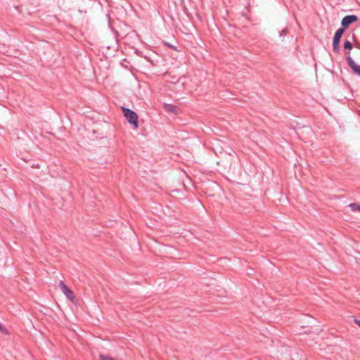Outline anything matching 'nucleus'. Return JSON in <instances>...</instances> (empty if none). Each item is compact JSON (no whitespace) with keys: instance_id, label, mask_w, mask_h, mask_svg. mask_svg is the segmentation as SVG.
I'll list each match as a JSON object with an SVG mask.
<instances>
[{"instance_id":"obj_1","label":"nucleus","mask_w":360,"mask_h":360,"mask_svg":"<svg viewBox=\"0 0 360 360\" xmlns=\"http://www.w3.org/2000/svg\"><path fill=\"white\" fill-rule=\"evenodd\" d=\"M122 111L127 122L132 124L135 129H137L139 127L137 113L134 110L124 107H122Z\"/></svg>"},{"instance_id":"obj_2","label":"nucleus","mask_w":360,"mask_h":360,"mask_svg":"<svg viewBox=\"0 0 360 360\" xmlns=\"http://www.w3.org/2000/svg\"><path fill=\"white\" fill-rule=\"evenodd\" d=\"M358 18L355 15H348L345 16L341 21L342 27L339 28V30H342V31L345 32V30L348 27L349 25L357 21Z\"/></svg>"},{"instance_id":"obj_3","label":"nucleus","mask_w":360,"mask_h":360,"mask_svg":"<svg viewBox=\"0 0 360 360\" xmlns=\"http://www.w3.org/2000/svg\"><path fill=\"white\" fill-rule=\"evenodd\" d=\"M342 30H338L333 37V51L335 53H339L340 51V39L344 33V32L342 31Z\"/></svg>"},{"instance_id":"obj_4","label":"nucleus","mask_w":360,"mask_h":360,"mask_svg":"<svg viewBox=\"0 0 360 360\" xmlns=\"http://www.w3.org/2000/svg\"><path fill=\"white\" fill-rule=\"evenodd\" d=\"M346 60L349 67L356 73L357 75L360 76V67L356 64L354 60L349 56V52L348 55L346 56Z\"/></svg>"},{"instance_id":"obj_5","label":"nucleus","mask_w":360,"mask_h":360,"mask_svg":"<svg viewBox=\"0 0 360 360\" xmlns=\"http://www.w3.org/2000/svg\"><path fill=\"white\" fill-rule=\"evenodd\" d=\"M59 286L62 292L65 295V296L70 300H73L75 298L73 292L65 284L63 281H60L59 283Z\"/></svg>"},{"instance_id":"obj_6","label":"nucleus","mask_w":360,"mask_h":360,"mask_svg":"<svg viewBox=\"0 0 360 360\" xmlns=\"http://www.w3.org/2000/svg\"><path fill=\"white\" fill-rule=\"evenodd\" d=\"M164 109L170 112L176 113L177 112V108L176 106L172 105V104H165L164 105Z\"/></svg>"},{"instance_id":"obj_7","label":"nucleus","mask_w":360,"mask_h":360,"mask_svg":"<svg viewBox=\"0 0 360 360\" xmlns=\"http://www.w3.org/2000/svg\"><path fill=\"white\" fill-rule=\"evenodd\" d=\"M349 207L351 208L352 211L360 212V205L357 203H350Z\"/></svg>"},{"instance_id":"obj_8","label":"nucleus","mask_w":360,"mask_h":360,"mask_svg":"<svg viewBox=\"0 0 360 360\" xmlns=\"http://www.w3.org/2000/svg\"><path fill=\"white\" fill-rule=\"evenodd\" d=\"M353 46L351 41H345L344 43V48L345 49L351 50L352 49Z\"/></svg>"},{"instance_id":"obj_9","label":"nucleus","mask_w":360,"mask_h":360,"mask_svg":"<svg viewBox=\"0 0 360 360\" xmlns=\"http://www.w3.org/2000/svg\"><path fill=\"white\" fill-rule=\"evenodd\" d=\"M100 359L101 360H113L111 357L103 354L100 355Z\"/></svg>"},{"instance_id":"obj_10","label":"nucleus","mask_w":360,"mask_h":360,"mask_svg":"<svg viewBox=\"0 0 360 360\" xmlns=\"http://www.w3.org/2000/svg\"><path fill=\"white\" fill-rule=\"evenodd\" d=\"M6 330L4 328V327L0 323V332L4 333Z\"/></svg>"},{"instance_id":"obj_11","label":"nucleus","mask_w":360,"mask_h":360,"mask_svg":"<svg viewBox=\"0 0 360 360\" xmlns=\"http://www.w3.org/2000/svg\"><path fill=\"white\" fill-rule=\"evenodd\" d=\"M354 322L360 327V320L359 319H354Z\"/></svg>"},{"instance_id":"obj_12","label":"nucleus","mask_w":360,"mask_h":360,"mask_svg":"<svg viewBox=\"0 0 360 360\" xmlns=\"http://www.w3.org/2000/svg\"><path fill=\"white\" fill-rule=\"evenodd\" d=\"M167 45L169 47L173 48V46H172V45H171V44H167Z\"/></svg>"}]
</instances>
